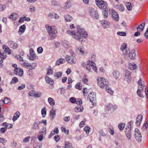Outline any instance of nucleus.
Listing matches in <instances>:
<instances>
[{"label":"nucleus","instance_id":"nucleus-1","mask_svg":"<svg viewBox=\"0 0 148 148\" xmlns=\"http://www.w3.org/2000/svg\"><path fill=\"white\" fill-rule=\"evenodd\" d=\"M77 32H75L72 30H68L66 33L72 35L73 38L80 42H82V38H86L88 36L87 32L81 26L78 25L77 26Z\"/></svg>","mask_w":148,"mask_h":148},{"label":"nucleus","instance_id":"nucleus-2","mask_svg":"<svg viewBox=\"0 0 148 148\" xmlns=\"http://www.w3.org/2000/svg\"><path fill=\"white\" fill-rule=\"evenodd\" d=\"M45 27L49 34L51 36L50 39L52 40L55 38L56 37L57 33L56 27L54 26L51 27L47 25H46Z\"/></svg>","mask_w":148,"mask_h":148},{"label":"nucleus","instance_id":"nucleus-3","mask_svg":"<svg viewBox=\"0 0 148 148\" xmlns=\"http://www.w3.org/2000/svg\"><path fill=\"white\" fill-rule=\"evenodd\" d=\"M96 5L100 9H103V10H108L109 8L107 3L102 0H95Z\"/></svg>","mask_w":148,"mask_h":148},{"label":"nucleus","instance_id":"nucleus-4","mask_svg":"<svg viewBox=\"0 0 148 148\" xmlns=\"http://www.w3.org/2000/svg\"><path fill=\"white\" fill-rule=\"evenodd\" d=\"M98 84L100 87L103 88L104 87L105 88L108 87L109 85V82L108 80L104 78L100 77L99 79H97Z\"/></svg>","mask_w":148,"mask_h":148},{"label":"nucleus","instance_id":"nucleus-5","mask_svg":"<svg viewBox=\"0 0 148 148\" xmlns=\"http://www.w3.org/2000/svg\"><path fill=\"white\" fill-rule=\"evenodd\" d=\"M132 123H133V122L132 121L129 122L127 123V127L125 128V135L127 139L129 140L131 139V129L132 127L131 126V124Z\"/></svg>","mask_w":148,"mask_h":148},{"label":"nucleus","instance_id":"nucleus-6","mask_svg":"<svg viewBox=\"0 0 148 148\" xmlns=\"http://www.w3.org/2000/svg\"><path fill=\"white\" fill-rule=\"evenodd\" d=\"M134 136L137 141L138 142H140L142 139V136L141 133L139 130L137 128H136L134 131Z\"/></svg>","mask_w":148,"mask_h":148},{"label":"nucleus","instance_id":"nucleus-7","mask_svg":"<svg viewBox=\"0 0 148 148\" xmlns=\"http://www.w3.org/2000/svg\"><path fill=\"white\" fill-rule=\"evenodd\" d=\"M88 99L91 102L95 101L96 100V94L94 92H91L89 94L88 96Z\"/></svg>","mask_w":148,"mask_h":148},{"label":"nucleus","instance_id":"nucleus-8","mask_svg":"<svg viewBox=\"0 0 148 148\" xmlns=\"http://www.w3.org/2000/svg\"><path fill=\"white\" fill-rule=\"evenodd\" d=\"M90 16L92 18L97 19L99 17V15L98 12L94 9H91L90 10Z\"/></svg>","mask_w":148,"mask_h":148},{"label":"nucleus","instance_id":"nucleus-9","mask_svg":"<svg viewBox=\"0 0 148 148\" xmlns=\"http://www.w3.org/2000/svg\"><path fill=\"white\" fill-rule=\"evenodd\" d=\"M14 73L15 74L21 76L23 74V71L21 69L18 68L15 69Z\"/></svg>","mask_w":148,"mask_h":148},{"label":"nucleus","instance_id":"nucleus-10","mask_svg":"<svg viewBox=\"0 0 148 148\" xmlns=\"http://www.w3.org/2000/svg\"><path fill=\"white\" fill-rule=\"evenodd\" d=\"M111 12L112 13V16L113 18L116 21H118L119 19V16L118 13L113 10H111Z\"/></svg>","mask_w":148,"mask_h":148},{"label":"nucleus","instance_id":"nucleus-11","mask_svg":"<svg viewBox=\"0 0 148 148\" xmlns=\"http://www.w3.org/2000/svg\"><path fill=\"white\" fill-rule=\"evenodd\" d=\"M143 116L141 115H138L136 118V124L137 126L139 125L141 122Z\"/></svg>","mask_w":148,"mask_h":148},{"label":"nucleus","instance_id":"nucleus-12","mask_svg":"<svg viewBox=\"0 0 148 148\" xmlns=\"http://www.w3.org/2000/svg\"><path fill=\"white\" fill-rule=\"evenodd\" d=\"M128 56L130 59L132 60L134 59L136 57L135 50L134 49L132 50L130 52Z\"/></svg>","mask_w":148,"mask_h":148},{"label":"nucleus","instance_id":"nucleus-13","mask_svg":"<svg viewBox=\"0 0 148 148\" xmlns=\"http://www.w3.org/2000/svg\"><path fill=\"white\" fill-rule=\"evenodd\" d=\"M116 106H113L110 103L108 104L106 107V109L108 111L111 110L112 109L114 110L116 109Z\"/></svg>","mask_w":148,"mask_h":148},{"label":"nucleus","instance_id":"nucleus-14","mask_svg":"<svg viewBox=\"0 0 148 148\" xmlns=\"http://www.w3.org/2000/svg\"><path fill=\"white\" fill-rule=\"evenodd\" d=\"M45 80L47 83L50 84L51 85H53L54 84V81L51 78H50L48 76L45 77Z\"/></svg>","mask_w":148,"mask_h":148},{"label":"nucleus","instance_id":"nucleus-15","mask_svg":"<svg viewBox=\"0 0 148 148\" xmlns=\"http://www.w3.org/2000/svg\"><path fill=\"white\" fill-rule=\"evenodd\" d=\"M94 63L91 61H88L87 64H88L91 66L92 69L95 71V72H97V67L96 66L94 65Z\"/></svg>","mask_w":148,"mask_h":148},{"label":"nucleus","instance_id":"nucleus-16","mask_svg":"<svg viewBox=\"0 0 148 148\" xmlns=\"http://www.w3.org/2000/svg\"><path fill=\"white\" fill-rule=\"evenodd\" d=\"M112 74L113 76L116 79H118L120 75L119 71L117 70H114L112 72Z\"/></svg>","mask_w":148,"mask_h":148},{"label":"nucleus","instance_id":"nucleus-17","mask_svg":"<svg viewBox=\"0 0 148 148\" xmlns=\"http://www.w3.org/2000/svg\"><path fill=\"white\" fill-rule=\"evenodd\" d=\"M56 110L53 109V108H52V109L50 111V116L51 118V119L53 120L55 117V116L56 114Z\"/></svg>","mask_w":148,"mask_h":148},{"label":"nucleus","instance_id":"nucleus-18","mask_svg":"<svg viewBox=\"0 0 148 148\" xmlns=\"http://www.w3.org/2000/svg\"><path fill=\"white\" fill-rule=\"evenodd\" d=\"M26 29V26L25 25L21 26L19 27L18 32L20 34H22L25 31Z\"/></svg>","mask_w":148,"mask_h":148},{"label":"nucleus","instance_id":"nucleus-19","mask_svg":"<svg viewBox=\"0 0 148 148\" xmlns=\"http://www.w3.org/2000/svg\"><path fill=\"white\" fill-rule=\"evenodd\" d=\"M18 17V15L16 13H13L9 17V18L12 20H15Z\"/></svg>","mask_w":148,"mask_h":148},{"label":"nucleus","instance_id":"nucleus-20","mask_svg":"<svg viewBox=\"0 0 148 148\" xmlns=\"http://www.w3.org/2000/svg\"><path fill=\"white\" fill-rule=\"evenodd\" d=\"M65 21L66 22H70L73 20L72 17L69 14H66L64 16Z\"/></svg>","mask_w":148,"mask_h":148},{"label":"nucleus","instance_id":"nucleus-21","mask_svg":"<svg viewBox=\"0 0 148 148\" xmlns=\"http://www.w3.org/2000/svg\"><path fill=\"white\" fill-rule=\"evenodd\" d=\"M125 78L129 79L130 78V73L127 70H125L124 73Z\"/></svg>","mask_w":148,"mask_h":148},{"label":"nucleus","instance_id":"nucleus-22","mask_svg":"<svg viewBox=\"0 0 148 148\" xmlns=\"http://www.w3.org/2000/svg\"><path fill=\"white\" fill-rule=\"evenodd\" d=\"M20 113L18 112H16L14 114L12 119V120L13 121H16L19 117Z\"/></svg>","mask_w":148,"mask_h":148},{"label":"nucleus","instance_id":"nucleus-23","mask_svg":"<svg viewBox=\"0 0 148 148\" xmlns=\"http://www.w3.org/2000/svg\"><path fill=\"white\" fill-rule=\"evenodd\" d=\"M145 26V23L144 22L139 25L137 28L138 31H142L143 30Z\"/></svg>","mask_w":148,"mask_h":148},{"label":"nucleus","instance_id":"nucleus-24","mask_svg":"<svg viewBox=\"0 0 148 148\" xmlns=\"http://www.w3.org/2000/svg\"><path fill=\"white\" fill-rule=\"evenodd\" d=\"M62 74V73L61 72H56L54 73V77L56 79H59L61 77Z\"/></svg>","mask_w":148,"mask_h":148},{"label":"nucleus","instance_id":"nucleus-25","mask_svg":"<svg viewBox=\"0 0 148 148\" xmlns=\"http://www.w3.org/2000/svg\"><path fill=\"white\" fill-rule=\"evenodd\" d=\"M144 86V84L143 85V86H141L139 88H140L141 89V90H140V89H138L137 90V94L140 97H142V98L143 97H144V96L143 95H141V90H143V87Z\"/></svg>","mask_w":148,"mask_h":148},{"label":"nucleus","instance_id":"nucleus-26","mask_svg":"<svg viewBox=\"0 0 148 148\" xmlns=\"http://www.w3.org/2000/svg\"><path fill=\"white\" fill-rule=\"evenodd\" d=\"M9 44H10V47L14 49H16L18 46V44L13 41H10Z\"/></svg>","mask_w":148,"mask_h":148},{"label":"nucleus","instance_id":"nucleus-27","mask_svg":"<svg viewBox=\"0 0 148 148\" xmlns=\"http://www.w3.org/2000/svg\"><path fill=\"white\" fill-rule=\"evenodd\" d=\"M46 127L43 128L40 130V135L42 136H44L46 134Z\"/></svg>","mask_w":148,"mask_h":148},{"label":"nucleus","instance_id":"nucleus-28","mask_svg":"<svg viewBox=\"0 0 148 148\" xmlns=\"http://www.w3.org/2000/svg\"><path fill=\"white\" fill-rule=\"evenodd\" d=\"M76 49H77L79 50L80 52V53L82 55L85 56L86 54V53L84 50V48L81 47H78Z\"/></svg>","mask_w":148,"mask_h":148},{"label":"nucleus","instance_id":"nucleus-29","mask_svg":"<svg viewBox=\"0 0 148 148\" xmlns=\"http://www.w3.org/2000/svg\"><path fill=\"white\" fill-rule=\"evenodd\" d=\"M48 101L49 104L51 106H53L55 105V101L52 98L49 97L48 98Z\"/></svg>","mask_w":148,"mask_h":148},{"label":"nucleus","instance_id":"nucleus-30","mask_svg":"<svg viewBox=\"0 0 148 148\" xmlns=\"http://www.w3.org/2000/svg\"><path fill=\"white\" fill-rule=\"evenodd\" d=\"M101 23L102 24L103 28L104 29L107 28L109 27V23L106 21H102Z\"/></svg>","mask_w":148,"mask_h":148},{"label":"nucleus","instance_id":"nucleus-31","mask_svg":"<svg viewBox=\"0 0 148 148\" xmlns=\"http://www.w3.org/2000/svg\"><path fill=\"white\" fill-rule=\"evenodd\" d=\"M83 110V108L82 106L76 107L74 109L75 111L76 112H82Z\"/></svg>","mask_w":148,"mask_h":148},{"label":"nucleus","instance_id":"nucleus-32","mask_svg":"<svg viewBox=\"0 0 148 148\" xmlns=\"http://www.w3.org/2000/svg\"><path fill=\"white\" fill-rule=\"evenodd\" d=\"M64 59L62 58H60L56 62V65H59L60 64L64 63V62L65 61Z\"/></svg>","mask_w":148,"mask_h":148},{"label":"nucleus","instance_id":"nucleus-33","mask_svg":"<svg viewBox=\"0 0 148 148\" xmlns=\"http://www.w3.org/2000/svg\"><path fill=\"white\" fill-rule=\"evenodd\" d=\"M62 44V45L66 48H68L70 46V44L68 41H64L63 42Z\"/></svg>","mask_w":148,"mask_h":148},{"label":"nucleus","instance_id":"nucleus-34","mask_svg":"<svg viewBox=\"0 0 148 148\" xmlns=\"http://www.w3.org/2000/svg\"><path fill=\"white\" fill-rule=\"evenodd\" d=\"M71 1L70 0H68L66 3L64 4V8H65V7L66 8H70L71 7Z\"/></svg>","mask_w":148,"mask_h":148},{"label":"nucleus","instance_id":"nucleus-35","mask_svg":"<svg viewBox=\"0 0 148 148\" xmlns=\"http://www.w3.org/2000/svg\"><path fill=\"white\" fill-rule=\"evenodd\" d=\"M28 58L31 60H33L36 59L38 57L35 55V54H34L28 56Z\"/></svg>","mask_w":148,"mask_h":148},{"label":"nucleus","instance_id":"nucleus-36","mask_svg":"<svg viewBox=\"0 0 148 148\" xmlns=\"http://www.w3.org/2000/svg\"><path fill=\"white\" fill-rule=\"evenodd\" d=\"M46 107H44L41 110V114L42 117H44L46 114Z\"/></svg>","mask_w":148,"mask_h":148},{"label":"nucleus","instance_id":"nucleus-37","mask_svg":"<svg viewBox=\"0 0 148 148\" xmlns=\"http://www.w3.org/2000/svg\"><path fill=\"white\" fill-rule=\"evenodd\" d=\"M136 66L134 63L130 64L129 65V68L132 70H134L136 69Z\"/></svg>","mask_w":148,"mask_h":148},{"label":"nucleus","instance_id":"nucleus-38","mask_svg":"<svg viewBox=\"0 0 148 148\" xmlns=\"http://www.w3.org/2000/svg\"><path fill=\"white\" fill-rule=\"evenodd\" d=\"M32 127L33 129L35 130H38L39 129V126L38 124L36 122L34 123Z\"/></svg>","mask_w":148,"mask_h":148},{"label":"nucleus","instance_id":"nucleus-39","mask_svg":"<svg viewBox=\"0 0 148 148\" xmlns=\"http://www.w3.org/2000/svg\"><path fill=\"white\" fill-rule=\"evenodd\" d=\"M126 6L127 9L129 11H130L132 10V5L130 2H127L126 3Z\"/></svg>","mask_w":148,"mask_h":148},{"label":"nucleus","instance_id":"nucleus-40","mask_svg":"<svg viewBox=\"0 0 148 148\" xmlns=\"http://www.w3.org/2000/svg\"><path fill=\"white\" fill-rule=\"evenodd\" d=\"M130 52L129 49L127 48L126 49L124 50L123 51V54L125 56H128Z\"/></svg>","mask_w":148,"mask_h":148},{"label":"nucleus","instance_id":"nucleus-41","mask_svg":"<svg viewBox=\"0 0 148 148\" xmlns=\"http://www.w3.org/2000/svg\"><path fill=\"white\" fill-rule=\"evenodd\" d=\"M117 9L121 11H124V8L123 5L122 4H120L116 5Z\"/></svg>","mask_w":148,"mask_h":148},{"label":"nucleus","instance_id":"nucleus-42","mask_svg":"<svg viewBox=\"0 0 148 148\" xmlns=\"http://www.w3.org/2000/svg\"><path fill=\"white\" fill-rule=\"evenodd\" d=\"M107 10V11L105 10H104V11L103 12L104 17L105 18H106L108 17V13H109L110 12V10L109 8V10Z\"/></svg>","mask_w":148,"mask_h":148},{"label":"nucleus","instance_id":"nucleus-43","mask_svg":"<svg viewBox=\"0 0 148 148\" xmlns=\"http://www.w3.org/2000/svg\"><path fill=\"white\" fill-rule=\"evenodd\" d=\"M49 16H51L52 18H54L55 19H58L59 18V16L56 14L50 13Z\"/></svg>","mask_w":148,"mask_h":148},{"label":"nucleus","instance_id":"nucleus-44","mask_svg":"<svg viewBox=\"0 0 148 148\" xmlns=\"http://www.w3.org/2000/svg\"><path fill=\"white\" fill-rule=\"evenodd\" d=\"M65 147L64 148H70L72 146V145L71 143L68 142H66L65 144Z\"/></svg>","mask_w":148,"mask_h":148},{"label":"nucleus","instance_id":"nucleus-45","mask_svg":"<svg viewBox=\"0 0 148 148\" xmlns=\"http://www.w3.org/2000/svg\"><path fill=\"white\" fill-rule=\"evenodd\" d=\"M147 128H148V123L146 121L143 125L142 129L144 130H146Z\"/></svg>","mask_w":148,"mask_h":148},{"label":"nucleus","instance_id":"nucleus-46","mask_svg":"<svg viewBox=\"0 0 148 148\" xmlns=\"http://www.w3.org/2000/svg\"><path fill=\"white\" fill-rule=\"evenodd\" d=\"M75 87L77 89L79 90H81L82 88V84L79 83H77L75 86Z\"/></svg>","mask_w":148,"mask_h":148},{"label":"nucleus","instance_id":"nucleus-47","mask_svg":"<svg viewBox=\"0 0 148 148\" xmlns=\"http://www.w3.org/2000/svg\"><path fill=\"white\" fill-rule=\"evenodd\" d=\"M106 91L109 93L112 94L113 93V91L111 89V88L106 87Z\"/></svg>","mask_w":148,"mask_h":148},{"label":"nucleus","instance_id":"nucleus-48","mask_svg":"<svg viewBox=\"0 0 148 148\" xmlns=\"http://www.w3.org/2000/svg\"><path fill=\"white\" fill-rule=\"evenodd\" d=\"M86 75H85L84 77L82 78V81L84 83L88 84V80L86 78Z\"/></svg>","mask_w":148,"mask_h":148},{"label":"nucleus","instance_id":"nucleus-49","mask_svg":"<svg viewBox=\"0 0 148 148\" xmlns=\"http://www.w3.org/2000/svg\"><path fill=\"white\" fill-rule=\"evenodd\" d=\"M90 129V127L87 126H86L84 127V130L86 132V134H88L89 132V130Z\"/></svg>","mask_w":148,"mask_h":148},{"label":"nucleus","instance_id":"nucleus-50","mask_svg":"<svg viewBox=\"0 0 148 148\" xmlns=\"http://www.w3.org/2000/svg\"><path fill=\"white\" fill-rule=\"evenodd\" d=\"M125 126V124L123 123H121L119 124L118 126L119 128L121 131H122L123 130Z\"/></svg>","mask_w":148,"mask_h":148},{"label":"nucleus","instance_id":"nucleus-51","mask_svg":"<svg viewBox=\"0 0 148 148\" xmlns=\"http://www.w3.org/2000/svg\"><path fill=\"white\" fill-rule=\"evenodd\" d=\"M18 78L16 77H13L12 79V81L10 82V83L12 84H14L18 81Z\"/></svg>","mask_w":148,"mask_h":148},{"label":"nucleus","instance_id":"nucleus-52","mask_svg":"<svg viewBox=\"0 0 148 148\" xmlns=\"http://www.w3.org/2000/svg\"><path fill=\"white\" fill-rule=\"evenodd\" d=\"M127 48V45L125 43L123 44L121 46V49L122 51H123L124 50H125Z\"/></svg>","mask_w":148,"mask_h":148},{"label":"nucleus","instance_id":"nucleus-53","mask_svg":"<svg viewBox=\"0 0 148 148\" xmlns=\"http://www.w3.org/2000/svg\"><path fill=\"white\" fill-rule=\"evenodd\" d=\"M68 62L69 64H75L76 63V62L74 58H72L71 60V59H70V60H69Z\"/></svg>","mask_w":148,"mask_h":148},{"label":"nucleus","instance_id":"nucleus-54","mask_svg":"<svg viewBox=\"0 0 148 148\" xmlns=\"http://www.w3.org/2000/svg\"><path fill=\"white\" fill-rule=\"evenodd\" d=\"M30 64V69H34L36 66V63H34Z\"/></svg>","mask_w":148,"mask_h":148},{"label":"nucleus","instance_id":"nucleus-55","mask_svg":"<svg viewBox=\"0 0 148 148\" xmlns=\"http://www.w3.org/2000/svg\"><path fill=\"white\" fill-rule=\"evenodd\" d=\"M117 34L120 36H126V33L124 32H117Z\"/></svg>","mask_w":148,"mask_h":148},{"label":"nucleus","instance_id":"nucleus-56","mask_svg":"<svg viewBox=\"0 0 148 148\" xmlns=\"http://www.w3.org/2000/svg\"><path fill=\"white\" fill-rule=\"evenodd\" d=\"M76 103L78 105H80L82 103V101L81 99H76Z\"/></svg>","mask_w":148,"mask_h":148},{"label":"nucleus","instance_id":"nucleus-57","mask_svg":"<svg viewBox=\"0 0 148 148\" xmlns=\"http://www.w3.org/2000/svg\"><path fill=\"white\" fill-rule=\"evenodd\" d=\"M22 65L25 67H27L28 69H30V64L28 63H23L22 64Z\"/></svg>","mask_w":148,"mask_h":148},{"label":"nucleus","instance_id":"nucleus-58","mask_svg":"<svg viewBox=\"0 0 148 148\" xmlns=\"http://www.w3.org/2000/svg\"><path fill=\"white\" fill-rule=\"evenodd\" d=\"M108 130L111 134L113 135L114 134V128L113 127H110L109 128Z\"/></svg>","mask_w":148,"mask_h":148},{"label":"nucleus","instance_id":"nucleus-59","mask_svg":"<svg viewBox=\"0 0 148 148\" xmlns=\"http://www.w3.org/2000/svg\"><path fill=\"white\" fill-rule=\"evenodd\" d=\"M0 142L2 143L3 145H5L7 142V140L4 138L0 137Z\"/></svg>","mask_w":148,"mask_h":148},{"label":"nucleus","instance_id":"nucleus-60","mask_svg":"<svg viewBox=\"0 0 148 148\" xmlns=\"http://www.w3.org/2000/svg\"><path fill=\"white\" fill-rule=\"evenodd\" d=\"M36 92L34 90H32L29 92V95L31 96H34L35 97L36 95Z\"/></svg>","mask_w":148,"mask_h":148},{"label":"nucleus","instance_id":"nucleus-61","mask_svg":"<svg viewBox=\"0 0 148 148\" xmlns=\"http://www.w3.org/2000/svg\"><path fill=\"white\" fill-rule=\"evenodd\" d=\"M36 95H35V97L37 98L40 97L42 95V93L40 92H36Z\"/></svg>","mask_w":148,"mask_h":148},{"label":"nucleus","instance_id":"nucleus-62","mask_svg":"<svg viewBox=\"0 0 148 148\" xmlns=\"http://www.w3.org/2000/svg\"><path fill=\"white\" fill-rule=\"evenodd\" d=\"M52 3L53 5L56 6H58L59 5V3L55 0H53L52 1Z\"/></svg>","mask_w":148,"mask_h":148},{"label":"nucleus","instance_id":"nucleus-63","mask_svg":"<svg viewBox=\"0 0 148 148\" xmlns=\"http://www.w3.org/2000/svg\"><path fill=\"white\" fill-rule=\"evenodd\" d=\"M43 50V48L41 47H39L37 49V52L39 53H41Z\"/></svg>","mask_w":148,"mask_h":148},{"label":"nucleus","instance_id":"nucleus-64","mask_svg":"<svg viewBox=\"0 0 148 148\" xmlns=\"http://www.w3.org/2000/svg\"><path fill=\"white\" fill-rule=\"evenodd\" d=\"M16 58L20 61H23V58L20 55H18L16 56Z\"/></svg>","mask_w":148,"mask_h":148}]
</instances>
